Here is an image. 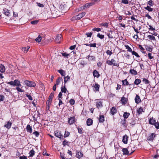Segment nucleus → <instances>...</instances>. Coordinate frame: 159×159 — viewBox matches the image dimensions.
I'll return each mask as SVG.
<instances>
[{
	"instance_id": "35",
	"label": "nucleus",
	"mask_w": 159,
	"mask_h": 159,
	"mask_svg": "<svg viewBox=\"0 0 159 159\" xmlns=\"http://www.w3.org/2000/svg\"><path fill=\"white\" fill-rule=\"evenodd\" d=\"M121 101L122 103H123L124 104H125L126 103V98L124 97H122L121 99Z\"/></svg>"
},
{
	"instance_id": "14",
	"label": "nucleus",
	"mask_w": 159,
	"mask_h": 159,
	"mask_svg": "<svg viewBox=\"0 0 159 159\" xmlns=\"http://www.w3.org/2000/svg\"><path fill=\"white\" fill-rule=\"evenodd\" d=\"M94 90L95 91H99L100 85L98 84H93Z\"/></svg>"
},
{
	"instance_id": "17",
	"label": "nucleus",
	"mask_w": 159,
	"mask_h": 159,
	"mask_svg": "<svg viewBox=\"0 0 159 159\" xmlns=\"http://www.w3.org/2000/svg\"><path fill=\"white\" fill-rule=\"evenodd\" d=\"M98 120L99 122L103 123L105 120L104 116L100 115L98 118Z\"/></svg>"
},
{
	"instance_id": "18",
	"label": "nucleus",
	"mask_w": 159,
	"mask_h": 159,
	"mask_svg": "<svg viewBox=\"0 0 159 159\" xmlns=\"http://www.w3.org/2000/svg\"><path fill=\"white\" fill-rule=\"evenodd\" d=\"M54 92H52L51 93L49 97V98L48 100L47 101L51 102L52 101V98L54 96Z\"/></svg>"
},
{
	"instance_id": "4",
	"label": "nucleus",
	"mask_w": 159,
	"mask_h": 159,
	"mask_svg": "<svg viewBox=\"0 0 159 159\" xmlns=\"http://www.w3.org/2000/svg\"><path fill=\"white\" fill-rule=\"evenodd\" d=\"M132 147H133V146L130 145L127 148H122V151L123 152V154L124 155H129V151H130V149H132Z\"/></svg>"
},
{
	"instance_id": "26",
	"label": "nucleus",
	"mask_w": 159,
	"mask_h": 159,
	"mask_svg": "<svg viewBox=\"0 0 159 159\" xmlns=\"http://www.w3.org/2000/svg\"><path fill=\"white\" fill-rule=\"evenodd\" d=\"M129 73L133 75H137L138 73L134 69H130L129 70Z\"/></svg>"
},
{
	"instance_id": "1",
	"label": "nucleus",
	"mask_w": 159,
	"mask_h": 159,
	"mask_svg": "<svg viewBox=\"0 0 159 159\" xmlns=\"http://www.w3.org/2000/svg\"><path fill=\"white\" fill-rule=\"evenodd\" d=\"M8 84H9L13 86H21V84H20V81L18 80H15L14 81H11L8 82L7 83Z\"/></svg>"
},
{
	"instance_id": "42",
	"label": "nucleus",
	"mask_w": 159,
	"mask_h": 159,
	"mask_svg": "<svg viewBox=\"0 0 159 159\" xmlns=\"http://www.w3.org/2000/svg\"><path fill=\"white\" fill-rule=\"evenodd\" d=\"M143 81L146 84H148L150 83V81L147 79L144 78L143 80Z\"/></svg>"
},
{
	"instance_id": "34",
	"label": "nucleus",
	"mask_w": 159,
	"mask_h": 159,
	"mask_svg": "<svg viewBox=\"0 0 159 159\" xmlns=\"http://www.w3.org/2000/svg\"><path fill=\"white\" fill-rule=\"evenodd\" d=\"M129 115L130 114L129 113L127 112H125L124 113L123 116L125 119H127Z\"/></svg>"
},
{
	"instance_id": "27",
	"label": "nucleus",
	"mask_w": 159,
	"mask_h": 159,
	"mask_svg": "<svg viewBox=\"0 0 159 159\" xmlns=\"http://www.w3.org/2000/svg\"><path fill=\"white\" fill-rule=\"evenodd\" d=\"M88 59L90 61H94L95 60V57L92 56H87Z\"/></svg>"
},
{
	"instance_id": "61",
	"label": "nucleus",
	"mask_w": 159,
	"mask_h": 159,
	"mask_svg": "<svg viewBox=\"0 0 159 159\" xmlns=\"http://www.w3.org/2000/svg\"><path fill=\"white\" fill-rule=\"evenodd\" d=\"M38 20H35L31 21L30 23L33 25H36L38 23Z\"/></svg>"
},
{
	"instance_id": "30",
	"label": "nucleus",
	"mask_w": 159,
	"mask_h": 159,
	"mask_svg": "<svg viewBox=\"0 0 159 159\" xmlns=\"http://www.w3.org/2000/svg\"><path fill=\"white\" fill-rule=\"evenodd\" d=\"M113 32L111 31H110L109 33H107V35L108 37L111 39H113V37L112 35V34Z\"/></svg>"
},
{
	"instance_id": "50",
	"label": "nucleus",
	"mask_w": 159,
	"mask_h": 159,
	"mask_svg": "<svg viewBox=\"0 0 159 159\" xmlns=\"http://www.w3.org/2000/svg\"><path fill=\"white\" fill-rule=\"evenodd\" d=\"M92 30L94 31L99 32L101 31V29L98 28H95L93 29Z\"/></svg>"
},
{
	"instance_id": "23",
	"label": "nucleus",
	"mask_w": 159,
	"mask_h": 159,
	"mask_svg": "<svg viewBox=\"0 0 159 159\" xmlns=\"http://www.w3.org/2000/svg\"><path fill=\"white\" fill-rule=\"evenodd\" d=\"M102 103L101 101H97L96 102V106L97 107L98 109L100 107H102Z\"/></svg>"
},
{
	"instance_id": "9",
	"label": "nucleus",
	"mask_w": 159,
	"mask_h": 159,
	"mask_svg": "<svg viewBox=\"0 0 159 159\" xmlns=\"http://www.w3.org/2000/svg\"><path fill=\"white\" fill-rule=\"evenodd\" d=\"M62 35L61 34H58L57 35L55 39V41L57 43H60L62 39Z\"/></svg>"
},
{
	"instance_id": "25",
	"label": "nucleus",
	"mask_w": 159,
	"mask_h": 159,
	"mask_svg": "<svg viewBox=\"0 0 159 159\" xmlns=\"http://www.w3.org/2000/svg\"><path fill=\"white\" fill-rule=\"evenodd\" d=\"M83 156V154L81 152H77L76 157L80 159Z\"/></svg>"
},
{
	"instance_id": "47",
	"label": "nucleus",
	"mask_w": 159,
	"mask_h": 159,
	"mask_svg": "<svg viewBox=\"0 0 159 159\" xmlns=\"http://www.w3.org/2000/svg\"><path fill=\"white\" fill-rule=\"evenodd\" d=\"M70 135V133L67 131H65L64 136L65 138L68 137Z\"/></svg>"
},
{
	"instance_id": "55",
	"label": "nucleus",
	"mask_w": 159,
	"mask_h": 159,
	"mask_svg": "<svg viewBox=\"0 0 159 159\" xmlns=\"http://www.w3.org/2000/svg\"><path fill=\"white\" fill-rule=\"evenodd\" d=\"M68 142L66 140H64L62 142V144L64 146H65L66 145H68Z\"/></svg>"
},
{
	"instance_id": "63",
	"label": "nucleus",
	"mask_w": 159,
	"mask_h": 159,
	"mask_svg": "<svg viewBox=\"0 0 159 159\" xmlns=\"http://www.w3.org/2000/svg\"><path fill=\"white\" fill-rule=\"evenodd\" d=\"M106 53L107 55H109L110 56H111V55L112 54V52L109 50H107L106 51Z\"/></svg>"
},
{
	"instance_id": "64",
	"label": "nucleus",
	"mask_w": 159,
	"mask_h": 159,
	"mask_svg": "<svg viewBox=\"0 0 159 159\" xmlns=\"http://www.w3.org/2000/svg\"><path fill=\"white\" fill-rule=\"evenodd\" d=\"M121 2L125 4H128L129 3L128 0H122Z\"/></svg>"
},
{
	"instance_id": "36",
	"label": "nucleus",
	"mask_w": 159,
	"mask_h": 159,
	"mask_svg": "<svg viewBox=\"0 0 159 159\" xmlns=\"http://www.w3.org/2000/svg\"><path fill=\"white\" fill-rule=\"evenodd\" d=\"M41 39H42V37L41 36H40L39 35L38 37L35 39V40L37 42H38L39 43L40 42H41Z\"/></svg>"
},
{
	"instance_id": "56",
	"label": "nucleus",
	"mask_w": 159,
	"mask_h": 159,
	"mask_svg": "<svg viewBox=\"0 0 159 159\" xmlns=\"http://www.w3.org/2000/svg\"><path fill=\"white\" fill-rule=\"evenodd\" d=\"M154 125L157 129H159V122H156Z\"/></svg>"
},
{
	"instance_id": "10",
	"label": "nucleus",
	"mask_w": 159,
	"mask_h": 159,
	"mask_svg": "<svg viewBox=\"0 0 159 159\" xmlns=\"http://www.w3.org/2000/svg\"><path fill=\"white\" fill-rule=\"evenodd\" d=\"M55 135L57 137L60 139H61L63 138V135H62L60 131L56 130L55 132Z\"/></svg>"
},
{
	"instance_id": "28",
	"label": "nucleus",
	"mask_w": 159,
	"mask_h": 159,
	"mask_svg": "<svg viewBox=\"0 0 159 159\" xmlns=\"http://www.w3.org/2000/svg\"><path fill=\"white\" fill-rule=\"evenodd\" d=\"M30 48V47L29 46L23 47L22 48V50L25 53H26Z\"/></svg>"
},
{
	"instance_id": "12",
	"label": "nucleus",
	"mask_w": 159,
	"mask_h": 159,
	"mask_svg": "<svg viewBox=\"0 0 159 159\" xmlns=\"http://www.w3.org/2000/svg\"><path fill=\"white\" fill-rule=\"evenodd\" d=\"M128 137L126 134L123 137L122 142L125 144L128 143Z\"/></svg>"
},
{
	"instance_id": "33",
	"label": "nucleus",
	"mask_w": 159,
	"mask_h": 159,
	"mask_svg": "<svg viewBox=\"0 0 159 159\" xmlns=\"http://www.w3.org/2000/svg\"><path fill=\"white\" fill-rule=\"evenodd\" d=\"M58 71L62 76H64L65 74V71L63 70H58Z\"/></svg>"
},
{
	"instance_id": "41",
	"label": "nucleus",
	"mask_w": 159,
	"mask_h": 159,
	"mask_svg": "<svg viewBox=\"0 0 159 159\" xmlns=\"http://www.w3.org/2000/svg\"><path fill=\"white\" fill-rule=\"evenodd\" d=\"M62 56L64 57H66L67 58H68V56H70V54H68L66 52H64L62 53H61Z\"/></svg>"
},
{
	"instance_id": "48",
	"label": "nucleus",
	"mask_w": 159,
	"mask_h": 159,
	"mask_svg": "<svg viewBox=\"0 0 159 159\" xmlns=\"http://www.w3.org/2000/svg\"><path fill=\"white\" fill-rule=\"evenodd\" d=\"M97 36V37L101 39H103L104 37V35H103L100 34V33L98 34Z\"/></svg>"
},
{
	"instance_id": "21",
	"label": "nucleus",
	"mask_w": 159,
	"mask_h": 159,
	"mask_svg": "<svg viewBox=\"0 0 159 159\" xmlns=\"http://www.w3.org/2000/svg\"><path fill=\"white\" fill-rule=\"evenodd\" d=\"M5 71V68L4 66L2 64H0V71L3 73Z\"/></svg>"
},
{
	"instance_id": "60",
	"label": "nucleus",
	"mask_w": 159,
	"mask_h": 159,
	"mask_svg": "<svg viewBox=\"0 0 159 159\" xmlns=\"http://www.w3.org/2000/svg\"><path fill=\"white\" fill-rule=\"evenodd\" d=\"M146 48L147 50L149 52H152V48L148 46Z\"/></svg>"
},
{
	"instance_id": "15",
	"label": "nucleus",
	"mask_w": 159,
	"mask_h": 159,
	"mask_svg": "<svg viewBox=\"0 0 159 159\" xmlns=\"http://www.w3.org/2000/svg\"><path fill=\"white\" fill-rule=\"evenodd\" d=\"M135 102L137 104H138L141 102L140 97L138 95H137L135 98Z\"/></svg>"
},
{
	"instance_id": "59",
	"label": "nucleus",
	"mask_w": 159,
	"mask_h": 159,
	"mask_svg": "<svg viewBox=\"0 0 159 159\" xmlns=\"http://www.w3.org/2000/svg\"><path fill=\"white\" fill-rule=\"evenodd\" d=\"M69 103L71 105H73L75 104V101L74 99H71L69 101Z\"/></svg>"
},
{
	"instance_id": "16",
	"label": "nucleus",
	"mask_w": 159,
	"mask_h": 159,
	"mask_svg": "<svg viewBox=\"0 0 159 159\" xmlns=\"http://www.w3.org/2000/svg\"><path fill=\"white\" fill-rule=\"evenodd\" d=\"M156 122V120L153 118H150L149 120V123L151 125H154Z\"/></svg>"
},
{
	"instance_id": "31",
	"label": "nucleus",
	"mask_w": 159,
	"mask_h": 159,
	"mask_svg": "<svg viewBox=\"0 0 159 159\" xmlns=\"http://www.w3.org/2000/svg\"><path fill=\"white\" fill-rule=\"evenodd\" d=\"M147 37L149 39L151 40H156L155 38L153 35H148Z\"/></svg>"
},
{
	"instance_id": "58",
	"label": "nucleus",
	"mask_w": 159,
	"mask_h": 159,
	"mask_svg": "<svg viewBox=\"0 0 159 159\" xmlns=\"http://www.w3.org/2000/svg\"><path fill=\"white\" fill-rule=\"evenodd\" d=\"M33 134L37 137H38L39 135V132L37 131H35Z\"/></svg>"
},
{
	"instance_id": "20",
	"label": "nucleus",
	"mask_w": 159,
	"mask_h": 159,
	"mask_svg": "<svg viewBox=\"0 0 159 159\" xmlns=\"http://www.w3.org/2000/svg\"><path fill=\"white\" fill-rule=\"evenodd\" d=\"M93 120L92 119L89 118L86 121L87 125L88 126H90L92 125Z\"/></svg>"
},
{
	"instance_id": "19",
	"label": "nucleus",
	"mask_w": 159,
	"mask_h": 159,
	"mask_svg": "<svg viewBox=\"0 0 159 159\" xmlns=\"http://www.w3.org/2000/svg\"><path fill=\"white\" fill-rule=\"evenodd\" d=\"M93 75L94 77L98 78L100 76L99 72L96 70H94L93 72Z\"/></svg>"
},
{
	"instance_id": "13",
	"label": "nucleus",
	"mask_w": 159,
	"mask_h": 159,
	"mask_svg": "<svg viewBox=\"0 0 159 159\" xmlns=\"http://www.w3.org/2000/svg\"><path fill=\"white\" fill-rule=\"evenodd\" d=\"M3 13L6 16H9L10 14L9 10L6 8H4L3 9Z\"/></svg>"
},
{
	"instance_id": "45",
	"label": "nucleus",
	"mask_w": 159,
	"mask_h": 159,
	"mask_svg": "<svg viewBox=\"0 0 159 159\" xmlns=\"http://www.w3.org/2000/svg\"><path fill=\"white\" fill-rule=\"evenodd\" d=\"M108 23L106 22L104 23H102L100 24V25H101L107 28L108 26Z\"/></svg>"
},
{
	"instance_id": "62",
	"label": "nucleus",
	"mask_w": 159,
	"mask_h": 159,
	"mask_svg": "<svg viewBox=\"0 0 159 159\" xmlns=\"http://www.w3.org/2000/svg\"><path fill=\"white\" fill-rule=\"evenodd\" d=\"M148 56L150 60L152 59L153 58V57L152 56V53H148Z\"/></svg>"
},
{
	"instance_id": "53",
	"label": "nucleus",
	"mask_w": 159,
	"mask_h": 159,
	"mask_svg": "<svg viewBox=\"0 0 159 159\" xmlns=\"http://www.w3.org/2000/svg\"><path fill=\"white\" fill-rule=\"evenodd\" d=\"M89 7V5L88 3H86L84 6L83 7V10L85 9L86 8H88Z\"/></svg>"
},
{
	"instance_id": "38",
	"label": "nucleus",
	"mask_w": 159,
	"mask_h": 159,
	"mask_svg": "<svg viewBox=\"0 0 159 159\" xmlns=\"http://www.w3.org/2000/svg\"><path fill=\"white\" fill-rule=\"evenodd\" d=\"M70 77L69 75H67L66 76L64 77V81L65 82V84L66 83L70 80Z\"/></svg>"
},
{
	"instance_id": "32",
	"label": "nucleus",
	"mask_w": 159,
	"mask_h": 159,
	"mask_svg": "<svg viewBox=\"0 0 159 159\" xmlns=\"http://www.w3.org/2000/svg\"><path fill=\"white\" fill-rule=\"evenodd\" d=\"M30 154V157H33L35 154V152L34 150L32 149L30 150L29 153Z\"/></svg>"
},
{
	"instance_id": "57",
	"label": "nucleus",
	"mask_w": 159,
	"mask_h": 159,
	"mask_svg": "<svg viewBox=\"0 0 159 159\" xmlns=\"http://www.w3.org/2000/svg\"><path fill=\"white\" fill-rule=\"evenodd\" d=\"M148 4L150 6H152L153 5V2L152 0H150L148 2Z\"/></svg>"
},
{
	"instance_id": "5",
	"label": "nucleus",
	"mask_w": 159,
	"mask_h": 159,
	"mask_svg": "<svg viewBox=\"0 0 159 159\" xmlns=\"http://www.w3.org/2000/svg\"><path fill=\"white\" fill-rule=\"evenodd\" d=\"M122 85L124 86H126L129 85V86H133L132 87V89H133L134 88V85L133 84H129V82L126 79H125L124 80H122Z\"/></svg>"
},
{
	"instance_id": "51",
	"label": "nucleus",
	"mask_w": 159,
	"mask_h": 159,
	"mask_svg": "<svg viewBox=\"0 0 159 159\" xmlns=\"http://www.w3.org/2000/svg\"><path fill=\"white\" fill-rule=\"evenodd\" d=\"M92 34L93 33L91 32H87L85 34L87 37H91Z\"/></svg>"
},
{
	"instance_id": "39",
	"label": "nucleus",
	"mask_w": 159,
	"mask_h": 159,
	"mask_svg": "<svg viewBox=\"0 0 159 159\" xmlns=\"http://www.w3.org/2000/svg\"><path fill=\"white\" fill-rule=\"evenodd\" d=\"M66 89L65 86H64V87H61V92L65 93L66 92Z\"/></svg>"
},
{
	"instance_id": "6",
	"label": "nucleus",
	"mask_w": 159,
	"mask_h": 159,
	"mask_svg": "<svg viewBox=\"0 0 159 159\" xmlns=\"http://www.w3.org/2000/svg\"><path fill=\"white\" fill-rule=\"evenodd\" d=\"M76 121V119L75 116L70 117L68 118V122L70 125L73 124Z\"/></svg>"
},
{
	"instance_id": "52",
	"label": "nucleus",
	"mask_w": 159,
	"mask_h": 159,
	"mask_svg": "<svg viewBox=\"0 0 159 159\" xmlns=\"http://www.w3.org/2000/svg\"><path fill=\"white\" fill-rule=\"evenodd\" d=\"M26 96L28 98L29 100L31 101H32L33 100V98L31 96L30 94H26Z\"/></svg>"
},
{
	"instance_id": "2",
	"label": "nucleus",
	"mask_w": 159,
	"mask_h": 159,
	"mask_svg": "<svg viewBox=\"0 0 159 159\" xmlns=\"http://www.w3.org/2000/svg\"><path fill=\"white\" fill-rule=\"evenodd\" d=\"M25 84L27 86L29 87H34L36 86L35 83L33 81H29L28 80H25L24 81Z\"/></svg>"
},
{
	"instance_id": "24",
	"label": "nucleus",
	"mask_w": 159,
	"mask_h": 159,
	"mask_svg": "<svg viewBox=\"0 0 159 159\" xmlns=\"http://www.w3.org/2000/svg\"><path fill=\"white\" fill-rule=\"evenodd\" d=\"M26 129L28 132L31 133L32 132V129L30 125H28L26 126Z\"/></svg>"
},
{
	"instance_id": "22",
	"label": "nucleus",
	"mask_w": 159,
	"mask_h": 159,
	"mask_svg": "<svg viewBox=\"0 0 159 159\" xmlns=\"http://www.w3.org/2000/svg\"><path fill=\"white\" fill-rule=\"evenodd\" d=\"M12 125V123L9 121H8L7 124L5 125L4 126V127L7 128V129H10Z\"/></svg>"
},
{
	"instance_id": "3",
	"label": "nucleus",
	"mask_w": 159,
	"mask_h": 159,
	"mask_svg": "<svg viewBox=\"0 0 159 159\" xmlns=\"http://www.w3.org/2000/svg\"><path fill=\"white\" fill-rule=\"evenodd\" d=\"M106 63L108 64V65L110 66L113 65V66H116L117 67L119 66V65L116 62V61L114 59H112L111 60H107Z\"/></svg>"
},
{
	"instance_id": "8",
	"label": "nucleus",
	"mask_w": 159,
	"mask_h": 159,
	"mask_svg": "<svg viewBox=\"0 0 159 159\" xmlns=\"http://www.w3.org/2000/svg\"><path fill=\"white\" fill-rule=\"evenodd\" d=\"M86 13L85 12H82L80 13H79L78 15H77L75 18L77 20H79L81 18H82L85 15Z\"/></svg>"
},
{
	"instance_id": "44",
	"label": "nucleus",
	"mask_w": 159,
	"mask_h": 159,
	"mask_svg": "<svg viewBox=\"0 0 159 159\" xmlns=\"http://www.w3.org/2000/svg\"><path fill=\"white\" fill-rule=\"evenodd\" d=\"M131 53L133 55H134L137 57H140L139 56V54H138V53L134 51L132 52Z\"/></svg>"
},
{
	"instance_id": "49",
	"label": "nucleus",
	"mask_w": 159,
	"mask_h": 159,
	"mask_svg": "<svg viewBox=\"0 0 159 159\" xmlns=\"http://www.w3.org/2000/svg\"><path fill=\"white\" fill-rule=\"evenodd\" d=\"M125 47L127 49L128 51L129 52H132L133 51L131 48L128 45H127L125 46Z\"/></svg>"
},
{
	"instance_id": "7",
	"label": "nucleus",
	"mask_w": 159,
	"mask_h": 159,
	"mask_svg": "<svg viewBox=\"0 0 159 159\" xmlns=\"http://www.w3.org/2000/svg\"><path fill=\"white\" fill-rule=\"evenodd\" d=\"M156 137V134L154 133H152L147 138V139L148 141H153Z\"/></svg>"
},
{
	"instance_id": "46",
	"label": "nucleus",
	"mask_w": 159,
	"mask_h": 159,
	"mask_svg": "<svg viewBox=\"0 0 159 159\" xmlns=\"http://www.w3.org/2000/svg\"><path fill=\"white\" fill-rule=\"evenodd\" d=\"M47 104V107L46 109L47 110H49V108L50 105L51 104L50 102H46Z\"/></svg>"
},
{
	"instance_id": "40",
	"label": "nucleus",
	"mask_w": 159,
	"mask_h": 159,
	"mask_svg": "<svg viewBox=\"0 0 159 159\" xmlns=\"http://www.w3.org/2000/svg\"><path fill=\"white\" fill-rule=\"evenodd\" d=\"M144 8L148 10L149 11H152L153 10L152 8L148 6L146 7H145Z\"/></svg>"
},
{
	"instance_id": "11",
	"label": "nucleus",
	"mask_w": 159,
	"mask_h": 159,
	"mask_svg": "<svg viewBox=\"0 0 159 159\" xmlns=\"http://www.w3.org/2000/svg\"><path fill=\"white\" fill-rule=\"evenodd\" d=\"M117 112V110L116 108L113 107H112V108L110 109V113L112 115H113L116 114Z\"/></svg>"
},
{
	"instance_id": "43",
	"label": "nucleus",
	"mask_w": 159,
	"mask_h": 159,
	"mask_svg": "<svg viewBox=\"0 0 159 159\" xmlns=\"http://www.w3.org/2000/svg\"><path fill=\"white\" fill-rule=\"evenodd\" d=\"M143 108L142 107H140L139 108L137 111V113L140 114L142 112H143Z\"/></svg>"
},
{
	"instance_id": "37",
	"label": "nucleus",
	"mask_w": 159,
	"mask_h": 159,
	"mask_svg": "<svg viewBox=\"0 0 159 159\" xmlns=\"http://www.w3.org/2000/svg\"><path fill=\"white\" fill-rule=\"evenodd\" d=\"M61 77H58V78L56 80V83L55 84L56 85H57L59 84L61 82Z\"/></svg>"
},
{
	"instance_id": "54",
	"label": "nucleus",
	"mask_w": 159,
	"mask_h": 159,
	"mask_svg": "<svg viewBox=\"0 0 159 159\" xmlns=\"http://www.w3.org/2000/svg\"><path fill=\"white\" fill-rule=\"evenodd\" d=\"M19 86H16V89L19 92H23L24 91L22 89H21L20 88H19Z\"/></svg>"
},
{
	"instance_id": "29",
	"label": "nucleus",
	"mask_w": 159,
	"mask_h": 159,
	"mask_svg": "<svg viewBox=\"0 0 159 159\" xmlns=\"http://www.w3.org/2000/svg\"><path fill=\"white\" fill-rule=\"evenodd\" d=\"M141 82V80L139 79H135L134 82V84L137 85H138Z\"/></svg>"
}]
</instances>
